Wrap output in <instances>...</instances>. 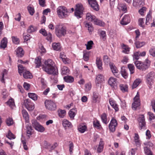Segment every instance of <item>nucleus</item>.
Masks as SVG:
<instances>
[{"label":"nucleus","instance_id":"052dcab7","mask_svg":"<svg viewBox=\"0 0 155 155\" xmlns=\"http://www.w3.org/2000/svg\"><path fill=\"white\" fill-rule=\"evenodd\" d=\"M147 114L149 116V119L150 120H155V116L153 113L149 112H148Z\"/></svg>","mask_w":155,"mask_h":155},{"label":"nucleus","instance_id":"338daca9","mask_svg":"<svg viewBox=\"0 0 155 155\" xmlns=\"http://www.w3.org/2000/svg\"><path fill=\"white\" fill-rule=\"evenodd\" d=\"M12 40L14 43L15 44H18L19 43V39L16 37L13 36L12 37Z\"/></svg>","mask_w":155,"mask_h":155},{"label":"nucleus","instance_id":"ddd939ff","mask_svg":"<svg viewBox=\"0 0 155 155\" xmlns=\"http://www.w3.org/2000/svg\"><path fill=\"white\" fill-rule=\"evenodd\" d=\"M153 73L152 72H150L146 76V79L147 83L150 85L152 84V82H153Z\"/></svg>","mask_w":155,"mask_h":155},{"label":"nucleus","instance_id":"6ab92c4d","mask_svg":"<svg viewBox=\"0 0 155 155\" xmlns=\"http://www.w3.org/2000/svg\"><path fill=\"white\" fill-rule=\"evenodd\" d=\"M104 81L103 76L101 74H98L96 78L95 82L96 84H99L102 82Z\"/></svg>","mask_w":155,"mask_h":155},{"label":"nucleus","instance_id":"13d9d810","mask_svg":"<svg viewBox=\"0 0 155 155\" xmlns=\"http://www.w3.org/2000/svg\"><path fill=\"white\" fill-rule=\"evenodd\" d=\"M144 150L145 153L147 155H153L151 151L147 147H144Z\"/></svg>","mask_w":155,"mask_h":155},{"label":"nucleus","instance_id":"c9c22d12","mask_svg":"<svg viewBox=\"0 0 155 155\" xmlns=\"http://www.w3.org/2000/svg\"><path fill=\"white\" fill-rule=\"evenodd\" d=\"M18 72L19 74L21 75L22 73L24 72L26 70L25 67H23L21 65H18Z\"/></svg>","mask_w":155,"mask_h":155},{"label":"nucleus","instance_id":"7ed1b4c3","mask_svg":"<svg viewBox=\"0 0 155 155\" xmlns=\"http://www.w3.org/2000/svg\"><path fill=\"white\" fill-rule=\"evenodd\" d=\"M134 63L138 69L140 70L145 71L149 67L150 61L148 60H146L145 62L142 63L140 61H136Z\"/></svg>","mask_w":155,"mask_h":155},{"label":"nucleus","instance_id":"1a4fd4ad","mask_svg":"<svg viewBox=\"0 0 155 155\" xmlns=\"http://www.w3.org/2000/svg\"><path fill=\"white\" fill-rule=\"evenodd\" d=\"M24 105L25 107L29 111L33 110L35 108L34 103L31 102L29 99H26L24 100Z\"/></svg>","mask_w":155,"mask_h":155},{"label":"nucleus","instance_id":"4468645a","mask_svg":"<svg viewBox=\"0 0 155 155\" xmlns=\"http://www.w3.org/2000/svg\"><path fill=\"white\" fill-rule=\"evenodd\" d=\"M99 95L98 93L96 92L93 93L92 97V102L94 103H96L99 102Z\"/></svg>","mask_w":155,"mask_h":155},{"label":"nucleus","instance_id":"bf43d9fd","mask_svg":"<svg viewBox=\"0 0 155 155\" xmlns=\"http://www.w3.org/2000/svg\"><path fill=\"white\" fill-rule=\"evenodd\" d=\"M6 123L8 126H10L12 125L13 121L12 118L10 117L8 118L6 121Z\"/></svg>","mask_w":155,"mask_h":155},{"label":"nucleus","instance_id":"2eb2a0df","mask_svg":"<svg viewBox=\"0 0 155 155\" xmlns=\"http://www.w3.org/2000/svg\"><path fill=\"white\" fill-rule=\"evenodd\" d=\"M7 39L5 37L1 40L0 44V48L4 49L7 46Z\"/></svg>","mask_w":155,"mask_h":155},{"label":"nucleus","instance_id":"37998d69","mask_svg":"<svg viewBox=\"0 0 155 155\" xmlns=\"http://www.w3.org/2000/svg\"><path fill=\"white\" fill-rule=\"evenodd\" d=\"M135 44L137 48H140L144 45L146 44V42L144 41H137L135 42Z\"/></svg>","mask_w":155,"mask_h":155},{"label":"nucleus","instance_id":"e433bc0d","mask_svg":"<svg viewBox=\"0 0 155 155\" xmlns=\"http://www.w3.org/2000/svg\"><path fill=\"white\" fill-rule=\"evenodd\" d=\"M64 81L67 83H72L74 81L73 78L69 76L64 77Z\"/></svg>","mask_w":155,"mask_h":155},{"label":"nucleus","instance_id":"dca6fc26","mask_svg":"<svg viewBox=\"0 0 155 155\" xmlns=\"http://www.w3.org/2000/svg\"><path fill=\"white\" fill-rule=\"evenodd\" d=\"M108 83L111 87H114L116 85L117 81L115 78L111 77L109 79Z\"/></svg>","mask_w":155,"mask_h":155},{"label":"nucleus","instance_id":"bb28decb","mask_svg":"<svg viewBox=\"0 0 155 155\" xmlns=\"http://www.w3.org/2000/svg\"><path fill=\"white\" fill-rule=\"evenodd\" d=\"M35 63L36 65V68H39L41 65V58L40 56L36 58L35 59Z\"/></svg>","mask_w":155,"mask_h":155},{"label":"nucleus","instance_id":"3c124183","mask_svg":"<svg viewBox=\"0 0 155 155\" xmlns=\"http://www.w3.org/2000/svg\"><path fill=\"white\" fill-rule=\"evenodd\" d=\"M36 28L35 27L31 25L28 27L27 31L29 33H31L35 31H36Z\"/></svg>","mask_w":155,"mask_h":155},{"label":"nucleus","instance_id":"412c9836","mask_svg":"<svg viewBox=\"0 0 155 155\" xmlns=\"http://www.w3.org/2000/svg\"><path fill=\"white\" fill-rule=\"evenodd\" d=\"M96 64L98 68L99 69L101 70L102 69V64L100 57H97L96 58Z\"/></svg>","mask_w":155,"mask_h":155},{"label":"nucleus","instance_id":"774afa93","mask_svg":"<svg viewBox=\"0 0 155 155\" xmlns=\"http://www.w3.org/2000/svg\"><path fill=\"white\" fill-rule=\"evenodd\" d=\"M46 39L49 41L50 42L52 41V35L50 33H49L48 34H47Z\"/></svg>","mask_w":155,"mask_h":155},{"label":"nucleus","instance_id":"4be33fe9","mask_svg":"<svg viewBox=\"0 0 155 155\" xmlns=\"http://www.w3.org/2000/svg\"><path fill=\"white\" fill-rule=\"evenodd\" d=\"M52 47L54 50L57 51L61 50V47L59 43H54L52 44Z\"/></svg>","mask_w":155,"mask_h":155},{"label":"nucleus","instance_id":"6e6552de","mask_svg":"<svg viewBox=\"0 0 155 155\" xmlns=\"http://www.w3.org/2000/svg\"><path fill=\"white\" fill-rule=\"evenodd\" d=\"M140 95L138 92L135 97L134 100V101L132 104V108L134 110H136L140 105V101L139 98Z\"/></svg>","mask_w":155,"mask_h":155},{"label":"nucleus","instance_id":"4d7b16f0","mask_svg":"<svg viewBox=\"0 0 155 155\" xmlns=\"http://www.w3.org/2000/svg\"><path fill=\"white\" fill-rule=\"evenodd\" d=\"M6 136L9 139L12 140L15 138V135L11 132L10 130L8 131V134L6 135Z\"/></svg>","mask_w":155,"mask_h":155},{"label":"nucleus","instance_id":"58836bf2","mask_svg":"<svg viewBox=\"0 0 155 155\" xmlns=\"http://www.w3.org/2000/svg\"><path fill=\"white\" fill-rule=\"evenodd\" d=\"M28 95L29 98L34 101H36L37 99L38 96L35 93H29L28 94Z\"/></svg>","mask_w":155,"mask_h":155},{"label":"nucleus","instance_id":"473e14b6","mask_svg":"<svg viewBox=\"0 0 155 155\" xmlns=\"http://www.w3.org/2000/svg\"><path fill=\"white\" fill-rule=\"evenodd\" d=\"M24 77L25 78H31L32 76L29 71L26 70L23 73Z\"/></svg>","mask_w":155,"mask_h":155},{"label":"nucleus","instance_id":"49530a36","mask_svg":"<svg viewBox=\"0 0 155 155\" xmlns=\"http://www.w3.org/2000/svg\"><path fill=\"white\" fill-rule=\"evenodd\" d=\"M93 42L92 41H90L87 42V44H86V49L88 50L91 49L93 45Z\"/></svg>","mask_w":155,"mask_h":155},{"label":"nucleus","instance_id":"c85d7f7f","mask_svg":"<svg viewBox=\"0 0 155 155\" xmlns=\"http://www.w3.org/2000/svg\"><path fill=\"white\" fill-rule=\"evenodd\" d=\"M94 24L100 26H104L105 25L104 22L101 20L98 19L96 18L93 21Z\"/></svg>","mask_w":155,"mask_h":155},{"label":"nucleus","instance_id":"603ef678","mask_svg":"<svg viewBox=\"0 0 155 155\" xmlns=\"http://www.w3.org/2000/svg\"><path fill=\"white\" fill-rule=\"evenodd\" d=\"M135 141L136 144L137 145H140V140H139V136L138 135L136 134H135V136L134 137Z\"/></svg>","mask_w":155,"mask_h":155},{"label":"nucleus","instance_id":"9d476101","mask_svg":"<svg viewBox=\"0 0 155 155\" xmlns=\"http://www.w3.org/2000/svg\"><path fill=\"white\" fill-rule=\"evenodd\" d=\"M139 125L141 129H146V123L144 116L143 115H140L138 118Z\"/></svg>","mask_w":155,"mask_h":155},{"label":"nucleus","instance_id":"c756f323","mask_svg":"<svg viewBox=\"0 0 155 155\" xmlns=\"http://www.w3.org/2000/svg\"><path fill=\"white\" fill-rule=\"evenodd\" d=\"M22 114L23 117L25 120L26 122L28 123L29 122L28 114V112L25 110H22Z\"/></svg>","mask_w":155,"mask_h":155},{"label":"nucleus","instance_id":"f704fd0d","mask_svg":"<svg viewBox=\"0 0 155 155\" xmlns=\"http://www.w3.org/2000/svg\"><path fill=\"white\" fill-rule=\"evenodd\" d=\"M122 47L123 49L122 52L126 54H128L130 51V48L124 44L122 45Z\"/></svg>","mask_w":155,"mask_h":155},{"label":"nucleus","instance_id":"5701e85b","mask_svg":"<svg viewBox=\"0 0 155 155\" xmlns=\"http://www.w3.org/2000/svg\"><path fill=\"white\" fill-rule=\"evenodd\" d=\"M84 24L85 27L87 28L89 32H91L94 30V27L92 24L87 22H84Z\"/></svg>","mask_w":155,"mask_h":155},{"label":"nucleus","instance_id":"393cba45","mask_svg":"<svg viewBox=\"0 0 155 155\" xmlns=\"http://www.w3.org/2000/svg\"><path fill=\"white\" fill-rule=\"evenodd\" d=\"M118 8L120 10L126 12L127 11V6L125 4L120 3L118 5Z\"/></svg>","mask_w":155,"mask_h":155},{"label":"nucleus","instance_id":"a878e982","mask_svg":"<svg viewBox=\"0 0 155 155\" xmlns=\"http://www.w3.org/2000/svg\"><path fill=\"white\" fill-rule=\"evenodd\" d=\"M104 141H102V140H101L99 142L98 147L97 149V151L98 153H101L103 151L104 148Z\"/></svg>","mask_w":155,"mask_h":155},{"label":"nucleus","instance_id":"4c0bfd02","mask_svg":"<svg viewBox=\"0 0 155 155\" xmlns=\"http://www.w3.org/2000/svg\"><path fill=\"white\" fill-rule=\"evenodd\" d=\"M110 66L112 73L115 75V74L117 73L118 72V70L116 67L113 64H110Z\"/></svg>","mask_w":155,"mask_h":155},{"label":"nucleus","instance_id":"aec40b11","mask_svg":"<svg viewBox=\"0 0 155 155\" xmlns=\"http://www.w3.org/2000/svg\"><path fill=\"white\" fill-rule=\"evenodd\" d=\"M62 124L64 128L69 127L72 126L71 123L66 119L63 120Z\"/></svg>","mask_w":155,"mask_h":155},{"label":"nucleus","instance_id":"e2e57ef3","mask_svg":"<svg viewBox=\"0 0 155 155\" xmlns=\"http://www.w3.org/2000/svg\"><path fill=\"white\" fill-rule=\"evenodd\" d=\"M140 56L139 54V51H137L134 53L133 57L134 59L138 60Z\"/></svg>","mask_w":155,"mask_h":155},{"label":"nucleus","instance_id":"72a5a7b5","mask_svg":"<svg viewBox=\"0 0 155 155\" xmlns=\"http://www.w3.org/2000/svg\"><path fill=\"white\" fill-rule=\"evenodd\" d=\"M6 103L12 109L14 108L15 107L14 102L12 99H9Z\"/></svg>","mask_w":155,"mask_h":155},{"label":"nucleus","instance_id":"2f4dec72","mask_svg":"<svg viewBox=\"0 0 155 155\" xmlns=\"http://www.w3.org/2000/svg\"><path fill=\"white\" fill-rule=\"evenodd\" d=\"M101 119L103 123L107 124L108 122L107 118V115L105 113L101 115Z\"/></svg>","mask_w":155,"mask_h":155},{"label":"nucleus","instance_id":"680f3d73","mask_svg":"<svg viewBox=\"0 0 155 155\" xmlns=\"http://www.w3.org/2000/svg\"><path fill=\"white\" fill-rule=\"evenodd\" d=\"M91 88V84L90 83H88L85 85V90L88 91H90Z\"/></svg>","mask_w":155,"mask_h":155},{"label":"nucleus","instance_id":"7c9ffc66","mask_svg":"<svg viewBox=\"0 0 155 155\" xmlns=\"http://www.w3.org/2000/svg\"><path fill=\"white\" fill-rule=\"evenodd\" d=\"M16 54L18 57H21L24 54V51L23 49L20 47H18L16 50Z\"/></svg>","mask_w":155,"mask_h":155},{"label":"nucleus","instance_id":"0eeeda50","mask_svg":"<svg viewBox=\"0 0 155 155\" xmlns=\"http://www.w3.org/2000/svg\"><path fill=\"white\" fill-rule=\"evenodd\" d=\"M55 33L58 37H60L66 34V30L65 28L61 26L57 25L55 28Z\"/></svg>","mask_w":155,"mask_h":155},{"label":"nucleus","instance_id":"6e6d98bb","mask_svg":"<svg viewBox=\"0 0 155 155\" xmlns=\"http://www.w3.org/2000/svg\"><path fill=\"white\" fill-rule=\"evenodd\" d=\"M145 20L144 18H140L138 20L139 25V26L144 28V21Z\"/></svg>","mask_w":155,"mask_h":155},{"label":"nucleus","instance_id":"864d4df0","mask_svg":"<svg viewBox=\"0 0 155 155\" xmlns=\"http://www.w3.org/2000/svg\"><path fill=\"white\" fill-rule=\"evenodd\" d=\"M59 116L61 118H63L66 114V112L64 110H60L58 111Z\"/></svg>","mask_w":155,"mask_h":155},{"label":"nucleus","instance_id":"b1692460","mask_svg":"<svg viewBox=\"0 0 155 155\" xmlns=\"http://www.w3.org/2000/svg\"><path fill=\"white\" fill-rule=\"evenodd\" d=\"M26 128L27 134H28V136L29 137L32 134V129L31 124H28L26 126Z\"/></svg>","mask_w":155,"mask_h":155},{"label":"nucleus","instance_id":"a19ab883","mask_svg":"<svg viewBox=\"0 0 155 155\" xmlns=\"http://www.w3.org/2000/svg\"><path fill=\"white\" fill-rule=\"evenodd\" d=\"M128 68L130 71V73L131 74H133L134 73L135 71V67L133 64H128Z\"/></svg>","mask_w":155,"mask_h":155},{"label":"nucleus","instance_id":"f03ea898","mask_svg":"<svg viewBox=\"0 0 155 155\" xmlns=\"http://www.w3.org/2000/svg\"><path fill=\"white\" fill-rule=\"evenodd\" d=\"M56 12L58 17L60 18H64L68 17L69 15V10L63 6H60L57 9Z\"/></svg>","mask_w":155,"mask_h":155},{"label":"nucleus","instance_id":"423d86ee","mask_svg":"<svg viewBox=\"0 0 155 155\" xmlns=\"http://www.w3.org/2000/svg\"><path fill=\"white\" fill-rule=\"evenodd\" d=\"M31 123L33 127L37 131L40 132H43L44 131L45 129L44 127L40 125L37 120H32Z\"/></svg>","mask_w":155,"mask_h":155},{"label":"nucleus","instance_id":"c03bdc74","mask_svg":"<svg viewBox=\"0 0 155 155\" xmlns=\"http://www.w3.org/2000/svg\"><path fill=\"white\" fill-rule=\"evenodd\" d=\"M93 3L90 5L91 7L94 10L96 11H97L99 10L98 5L97 4L96 1H94Z\"/></svg>","mask_w":155,"mask_h":155},{"label":"nucleus","instance_id":"a211bd4d","mask_svg":"<svg viewBox=\"0 0 155 155\" xmlns=\"http://www.w3.org/2000/svg\"><path fill=\"white\" fill-rule=\"evenodd\" d=\"M96 18L94 15L90 13H88L86 15V19L89 21H94Z\"/></svg>","mask_w":155,"mask_h":155},{"label":"nucleus","instance_id":"8fccbe9b","mask_svg":"<svg viewBox=\"0 0 155 155\" xmlns=\"http://www.w3.org/2000/svg\"><path fill=\"white\" fill-rule=\"evenodd\" d=\"M149 54L153 57H155V47H153L149 51Z\"/></svg>","mask_w":155,"mask_h":155},{"label":"nucleus","instance_id":"69168bd1","mask_svg":"<svg viewBox=\"0 0 155 155\" xmlns=\"http://www.w3.org/2000/svg\"><path fill=\"white\" fill-rule=\"evenodd\" d=\"M103 60L105 64H107L110 62V59L108 56L104 55L103 57Z\"/></svg>","mask_w":155,"mask_h":155},{"label":"nucleus","instance_id":"f3484780","mask_svg":"<svg viewBox=\"0 0 155 155\" xmlns=\"http://www.w3.org/2000/svg\"><path fill=\"white\" fill-rule=\"evenodd\" d=\"M77 112V110L75 108L71 109L68 112L69 116L72 120L74 119V117L76 114Z\"/></svg>","mask_w":155,"mask_h":155},{"label":"nucleus","instance_id":"cd10ccee","mask_svg":"<svg viewBox=\"0 0 155 155\" xmlns=\"http://www.w3.org/2000/svg\"><path fill=\"white\" fill-rule=\"evenodd\" d=\"M141 82V80L139 78L136 79L133 84L132 87V89L135 88L137 87Z\"/></svg>","mask_w":155,"mask_h":155},{"label":"nucleus","instance_id":"f257e3e1","mask_svg":"<svg viewBox=\"0 0 155 155\" xmlns=\"http://www.w3.org/2000/svg\"><path fill=\"white\" fill-rule=\"evenodd\" d=\"M54 65V62L51 59H48L45 62L43 69L48 74L57 75L58 73V71Z\"/></svg>","mask_w":155,"mask_h":155},{"label":"nucleus","instance_id":"9b49d317","mask_svg":"<svg viewBox=\"0 0 155 155\" xmlns=\"http://www.w3.org/2000/svg\"><path fill=\"white\" fill-rule=\"evenodd\" d=\"M117 123L116 120L112 118L109 125V127L110 130L114 132L115 130V127L117 126Z\"/></svg>","mask_w":155,"mask_h":155},{"label":"nucleus","instance_id":"09e8293b","mask_svg":"<svg viewBox=\"0 0 155 155\" xmlns=\"http://www.w3.org/2000/svg\"><path fill=\"white\" fill-rule=\"evenodd\" d=\"M93 126L94 127L100 129L101 127L99 121L97 120H94L93 123Z\"/></svg>","mask_w":155,"mask_h":155},{"label":"nucleus","instance_id":"0e129e2a","mask_svg":"<svg viewBox=\"0 0 155 155\" xmlns=\"http://www.w3.org/2000/svg\"><path fill=\"white\" fill-rule=\"evenodd\" d=\"M28 9L30 14L31 15H33L34 12V10L33 8L28 6Z\"/></svg>","mask_w":155,"mask_h":155},{"label":"nucleus","instance_id":"39448f33","mask_svg":"<svg viewBox=\"0 0 155 155\" xmlns=\"http://www.w3.org/2000/svg\"><path fill=\"white\" fill-rule=\"evenodd\" d=\"M46 108L50 110H54L56 109L55 103L51 100H46L45 102Z\"/></svg>","mask_w":155,"mask_h":155},{"label":"nucleus","instance_id":"ea45409f","mask_svg":"<svg viewBox=\"0 0 155 155\" xmlns=\"http://www.w3.org/2000/svg\"><path fill=\"white\" fill-rule=\"evenodd\" d=\"M69 70L67 67L64 66L61 68V74L63 75L69 74Z\"/></svg>","mask_w":155,"mask_h":155},{"label":"nucleus","instance_id":"a18cd8bd","mask_svg":"<svg viewBox=\"0 0 155 155\" xmlns=\"http://www.w3.org/2000/svg\"><path fill=\"white\" fill-rule=\"evenodd\" d=\"M101 38L103 40L105 41L106 38V32L104 31H99Z\"/></svg>","mask_w":155,"mask_h":155},{"label":"nucleus","instance_id":"de8ad7c7","mask_svg":"<svg viewBox=\"0 0 155 155\" xmlns=\"http://www.w3.org/2000/svg\"><path fill=\"white\" fill-rule=\"evenodd\" d=\"M87 127L85 125L80 126L78 127L79 131L81 133H84Z\"/></svg>","mask_w":155,"mask_h":155},{"label":"nucleus","instance_id":"20e7f679","mask_svg":"<svg viewBox=\"0 0 155 155\" xmlns=\"http://www.w3.org/2000/svg\"><path fill=\"white\" fill-rule=\"evenodd\" d=\"M84 9V8L82 4H79L76 5L74 15L77 18L79 19L82 17L83 15Z\"/></svg>","mask_w":155,"mask_h":155},{"label":"nucleus","instance_id":"5fc2aeb1","mask_svg":"<svg viewBox=\"0 0 155 155\" xmlns=\"http://www.w3.org/2000/svg\"><path fill=\"white\" fill-rule=\"evenodd\" d=\"M151 20V16L150 13H148L146 17V22L147 25H148L150 23V21Z\"/></svg>","mask_w":155,"mask_h":155},{"label":"nucleus","instance_id":"f8f14e48","mask_svg":"<svg viewBox=\"0 0 155 155\" xmlns=\"http://www.w3.org/2000/svg\"><path fill=\"white\" fill-rule=\"evenodd\" d=\"M130 22V18L129 15H124L120 21V23L123 25H127Z\"/></svg>","mask_w":155,"mask_h":155},{"label":"nucleus","instance_id":"79ce46f5","mask_svg":"<svg viewBox=\"0 0 155 155\" xmlns=\"http://www.w3.org/2000/svg\"><path fill=\"white\" fill-rule=\"evenodd\" d=\"M121 74L122 76L125 78H127L128 77L127 73V72L125 68L122 67L121 71Z\"/></svg>","mask_w":155,"mask_h":155}]
</instances>
